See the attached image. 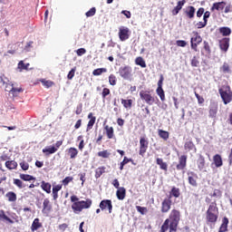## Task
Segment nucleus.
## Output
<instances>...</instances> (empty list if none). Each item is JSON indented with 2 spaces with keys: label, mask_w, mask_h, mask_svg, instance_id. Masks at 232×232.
I'll return each instance as SVG.
<instances>
[{
  "label": "nucleus",
  "mask_w": 232,
  "mask_h": 232,
  "mask_svg": "<svg viewBox=\"0 0 232 232\" xmlns=\"http://www.w3.org/2000/svg\"><path fill=\"white\" fill-rule=\"evenodd\" d=\"M20 166L24 171H27L28 168H30V165L27 162H21Z\"/></svg>",
  "instance_id": "nucleus-62"
},
{
  "label": "nucleus",
  "mask_w": 232,
  "mask_h": 232,
  "mask_svg": "<svg viewBox=\"0 0 232 232\" xmlns=\"http://www.w3.org/2000/svg\"><path fill=\"white\" fill-rule=\"evenodd\" d=\"M41 188L46 193H52V184H50L49 182L42 181Z\"/></svg>",
  "instance_id": "nucleus-26"
},
{
  "label": "nucleus",
  "mask_w": 232,
  "mask_h": 232,
  "mask_svg": "<svg viewBox=\"0 0 232 232\" xmlns=\"http://www.w3.org/2000/svg\"><path fill=\"white\" fill-rule=\"evenodd\" d=\"M41 227H43V224L39 221V218H34L31 226V231H37V229H41Z\"/></svg>",
  "instance_id": "nucleus-19"
},
{
  "label": "nucleus",
  "mask_w": 232,
  "mask_h": 232,
  "mask_svg": "<svg viewBox=\"0 0 232 232\" xmlns=\"http://www.w3.org/2000/svg\"><path fill=\"white\" fill-rule=\"evenodd\" d=\"M188 163V156L182 155L179 158V164L177 165V169L179 171L184 169Z\"/></svg>",
  "instance_id": "nucleus-10"
},
{
  "label": "nucleus",
  "mask_w": 232,
  "mask_h": 232,
  "mask_svg": "<svg viewBox=\"0 0 232 232\" xmlns=\"http://www.w3.org/2000/svg\"><path fill=\"white\" fill-rule=\"evenodd\" d=\"M95 12H97V10L95 7H92L85 14V15L86 17H93V15H95Z\"/></svg>",
  "instance_id": "nucleus-56"
},
{
  "label": "nucleus",
  "mask_w": 232,
  "mask_h": 232,
  "mask_svg": "<svg viewBox=\"0 0 232 232\" xmlns=\"http://www.w3.org/2000/svg\"><path fill=\"white\" fill-rule=\"evenodd\" d=\"M6 197L9 200V202H15V200H17V195H15L14 192H8L6 194Z\"/></svg>",
  "instance_id": "nucleus-42"
},
{
  "label": "nucleus",
  "mask_w": 232,
  "mask_h": 232,
  "mask_svg": "<svg viewBox=\"0 0 232 232\" xmlns=\"http://www.w3.org/2000/svg\"><path fill=\"white\" fill-rule=\"evenodd\" d=\"M20 179L22 180H25L26 182H30V180H35V178H34V176H30L28 174H20Z\"/></svg>",
  "instance_id": "nucleus-40"
},
{
  "label": "nucleus",
  "mask_w": 232,
  "mask_h": 232,
  "mask_svg": "<svg viewBox=\"0 0 232 232\" xmlns=\"http://www.w3.org/2000/svg\"><path fill=\"white\" fill-rule=\"evenodd\" d=\"M162 82H164V76L161 74L158 82V88L156 90L157 95H159L160 101L164 102L166 101V94L164 93V89H162Z\"/></svg>",
  "instance_id": "nucleus-6"
},
{
  "label": "nucleus",
  "mask_w": 232,
  "mask_h": 232,
  "mask_svg": "<svg viewBox=\"0 0 232 232\" xmlns=\"http://www.w3.org/2000/svg\"><path fill=\"white\" fill-rule=\"evenodd\" d=\"M219 34H221V35H223L224 37H227V36L231 35V28L220 27Z\"/></svg>",
  "instance_id": "nucleus-29"
},
{
  "label": "nucleus",
  "mask_w": 232,
  "mask_h": 232,
  "mask_svg": "<svg viewBox=\"0 0 232 232\" xmlns=\"http://www.w3.org/2000/svg\"><path fill=\"white\" fill-rule=\"evenodd\" d=\"M72 211L78 215V213H81V211H82V207L81 205V201H77V202H74L72 205Z\"/></svg>",
  "instance_id": "nucleus-20"
},
{
  "label": "nucleus",
  "mask_w": 232,
  "mask_h": 232,
  "mask_svg": "<svg viewBox=\"0 0 232 232\" xmlns=\"http://www.w3.org/2000/svg\"><path fill=\"white\" fill-rule=\"evenodd\" d=\"M218 92L224 104H229L232 101L231 87H229V85H223L219 88Z\"/></svg>",
  "instance_id": "nucleus-3"
},
{
  "label": "nucleus",
  "mask_w": 232,
  "mask_h": 232,
  "mask_svg": "<svg viewBox=\"0 0 232 232\" xmlns=\"http://www.w3.org/2000/svg\"><path fill=\"white\" fill-rule=\"evenodd\" d=\"M205 166H206V160L204 159V157L202 155H200L198 160V168L199 171H202V169H204Z\"/></svg>",
  "instance_id": "nucleus-30"
},
{
  "label": "nucleus",
  "mask_w": 232,
  "mask_h": 232,
  "mask_svg": "<svg viewBox=\"0 0 232 232\" xmlns=\"http://www.w3.org/2000/svg\"><path fill=\"white\" fill-rule=\"evenodd\" d=\"M229 224V219L227 218H224L222 220V224L219 227L218 232H226L227 231V225Z\"/></svg>",
  "instance_id": "nucleus-24"
},
{
  "label": "nucleus",
  "mask_w": 232,
  "mask_h": 232,
  "mask_svg": "<svg viewBox=\"0 0 232 232\" xmlns=\"http://www.w3.org/2000/svg\"><path fill=\"white\" fill-rule=\"evenodd\" d=\"M14 186H17L19 189H23V188H25L24 184H23V181L21 179H14Z\"/></svg>",
  "instance_id": "nucleus-51"
},
{
  "label": "nucleus",
  "mask_w": 232,
  "mask_h": 232,
  "mask_svg": "<svg viewBox=\"0 0 232 232\" xmlns=\"http://www.w3.org/2000/svg\"><path fill=\"white\" fill-rule=\"evenodd\" d=\"M198 64H200V62L198 61V58L197 56H193L191 59V66L194 68L198 67Z\"/></svg>",
  "instance_id": "nucleus-53"
},
{
  "label": "nucleus",
  "mask_w": 232,
  "mask_h": 232,
  "mask_svg": "<svg viewBox=\"0 0 232 232\" xmlns=\"http://www.w3.org/2000/svg\"><path fill=\"white\" fill-rule=\"evenodd\" d=\"M168 229H169V219H166L164 221L160 232H166V231H168Z\"/></svg>",
  "instance_id": "nucleus-45"
},
{
  "label": "nucleus",
  "mask_w": 232,
  "mask_h": 232,
  "mask_svg": "<svg viewBox=\"0 0 232 232\" xmlns=\"http://www.w3.org/2000/svg\"><path fill=\"white\" fill-rule=\"evenodd\" d=\"M76 53L79 57L84 55V53H86V49L84 48H80L76 51Z\"/></svg>",
  "instance_id": "nucleus-64"
},
{
  "label": "nucleus",
  "mask_w": 232,
  "mask_h": 232,
  "mask_svg": "<svg viewBox=\"0 0 232 232\" xmlns=\"http://www.w3.org/2000/svg\"><path fill=\"white\" fill-rule=\"evenodd\" d=\"M185 14L188 19H193V17H195V8L192 5L188 6Z\"/></svg>",
  "instance_id": "nucleus-27"
},
{
  "label": "nucleus",
  "mask_w": 232,
  "mask_h": 232,
  "mask_svg": "<svg viewBox=\"0 0 232 232\" xmlns=\"http://www.w3.org/2000/svg\"><path fill=\"white\" fill-rule=\"evenodd\" d=\"M119 37L120 40L122 42L128 41V39H130V28L121 26L119 28Z\"/></svg>",
  "instance_id": "nucleus-7"
},
{
  "label": "nucleus",
  "mask_w": 232,
  "mask_h": 232,
  "mask_svg": "<svg viewBox=\"0 0 232 232\" xmlns=\"http://www.w3.org/2000/svg\"><path fill=\"white\" fill-rule=\"evenodd\" d=\"M42 83L44 84V86H45V88H51V86H53V82L51 81H46V80H43Z\"/></svg>",
  "instance_id": "nucleus-61"
},
{
  "label": "nucleus",
  "mask_w": 232,
  "mask_h": 232,
  "mask_svg": "<svg viewBox=\"0 0 232 232\" xmlns=\"http://www.w3.org/2000/svg\"><path fill=\"white\" fill-rule=\"evenodd\" d=\"M190 43H194V44H199L200 43H202V36H200L198 33H194V35L191 38Z\"/></svg>",
  "instance_id": "nucleus-28"
},
{
  "label": "nucleus",
  "mask_w": 232,
  "mask_h": 232,
  "mask_svg": "<svg viewBox=\"0 0 232 232\" xmlns=\"http://www.w3.org/2000/svg\"><path fill=\"white\" fill-rule=\"evenodd\" d=\"M43 206H44V208L42 210V213H44V215H48V213L52 211V204H50V199L49 198L44 199Z\"/></svg>",
  "instance_id": "nucleus-13"
},
{
  "label": "nucleus",
  "mask_w": 232,
  "mask_h": 232,
  "mask_svg": "<svg viewBox=\"0 0 232 232\" xmlns=\"http://www.w3.org/2000/svg\"><path fill=\"white\" fill-rule=\"evenodd\" d=\"M80 204L82 206V209H90L92 208V199H87V200H82L80 201Z\"/></svg>",
  "instance_id": "nucleus-31"
},
{
  "label": "nucleus",
  "mask_w": 232,
  "mask_h": 232,
  "mask_svg": "<svg viewBox=\"0 0 232 232\" xmlns=\"http://www.w3.org/2000/svg\"><path fill=\"white\" fill-rule=\"evenodd\" d=\"M171 209V198H165L161 203V213H168Z\"/></svg>",
  "instance_id": "nucleus-11"
},
{
  "label": "nucleus",
  "mask_w": 232,
  "mask_h": 232,
  "mask_svg": "<svg viewBox=\"0 0 232 232\" xmlns=\"http://www.w3.org/2000/svg\"><path fill=\"white\" fill-rule=\"evenodd\" d=\"M5 168H7V169H15V168H17V163L15 160L6 161Z\"/></svg>",
  "instance_id": "nucleus-37"
},
{
  "label": "nucleus",
  "mask_w": 232,
  "mask_h": 232,
  "mask_svg": "<svg viewBox=\"0 0 232 232\" xmlns=\"http://www.w3.org/2000/svg\"><path fill=\"white\" fill-rule=\"evenodd\" d=\"M136 209L139 213H140V215H146V213H148V208H146V207L137 206Z\"/></svg>",
  "instance_id": "nucleus-55"
},
{
  "label": "nucleus",
  "mask_w": 232,
  "mask_h": 232,
  "mask_svg": "<svg viewBox=\"0 0 232 232\" xmlns=\"http://www.w3.org/2000/svg\"><path fill=\"white\" fill-rule=\"evenodd\" d=\"M34 44V42H29L25 47H24V52H32V48H33V45Z\"/></svg>",
  "instance_id": "nucleus-63"
},
{
  "label": "nucleus",
  "mask_w": 232,
  "mask_h": 232,
  "mask_svg": "<svg viewBox=\"0 0 232 232\" xmlns=\"http://www.w3.org/2000/svg\"><path fill=\"white\" fill-rule=\"evenodd\" d=\"M169 220V232H177V227H179V222H180V212L177 209L171 210Z\"/></svg>",
  "instance_id": "nucleus-2"
},
{
  "label": "nucleus",
  "mask_w": 232,
  "mask_h": 232,
  "mask_svg": "<svg viewBox=\"0 0 232 232\" xmlns=\"http://www.w3.org/2000/svg\"><path fill=\"white\" fill-rule=\"evenodd\" d=\"M68 153L70 155V159H75L79 153V150H77L75 148H70Z\"/></svg>",
  "instance_id": "nucleus-39"
},
{
  "label": "nucleus",
  "mask_w": 232,
  "mask_h": 232,
  "mask_svg": "<svg viewBox=\"0 0 232 232\" xmlns=\"http://www.w3.org/2000/svg\"><path fill=\"white\" fill-rule=\"evenodd\" d=\"M106 172V168L105 167H99L95 170V179H101V176Z\"/></svg>",
  "instance_id": "nucleus-34"
},
{
  "label": "nucleus",
  "mask_w": 232,
  "mask_h": 232,
  "mask_svg": "<svg viewBox=\"0 0 232 232\" xmlns=\"http://www.w3.org/2000/svg\"><path fill=\"white\" fill-rule=\"evenodd\" d=\"M177 46H180L181 48H186V45L188 44V43H186V41L184 40H178L176 42Z\"/></svg>",
  "instance_id": "nucleus-58"
},
{
  "label": "nucleus",
  "mask_w": 232,
  "mask_h": 232,
  "mask_svg": "<svg viewBox=\"0 0 232 232\" xmlns=\"http://www.w3.org/2000/svg\"><path fill=\"white\" fill-rule=\"evenodd\" d=\"M159 135L163 140H168L169 139V132L166 130H159Z\"/></svg>",
  "instance_id": "nucleus-36"
},
{
  "label": "nucleus",
  "mask_w": 232,
  "mask_h": 232,
  "mask_svg": "<svg viewBox=\"0 0 232 232\" xmlns=\"http://www.w3.org/2000/svg\"><path fill=\"white\" fill-rule=\"evenodd\" d=\"M109 82L111 86H115V84H117V77H115L113 74H111L109 76Z\"/></svg>",
  "instance_id": "nucleus-54"
},
{
  "label": "nucleus",
  "mask_w": 232,
  "mask_h": 232,
  "mask_svg": "<svg viewBox=\"0 0 232 232\" xmlns=\"http://www.w3.org/2000/svg\"><path fill=\"white\" fill-rule=\"evenodd\" d=\"M218 111V105L215 102L211 103L209 106V117L215 119L217 117V113Z\"/></svg>",
  "instance_id": "nucleus-15"
},
{
  "label": "nucleus",
  "mask_w": 232,
  "mask_h": 232,
  "mask_svg": "<svg viewBox=\"0 0 232 232\" xmlns=\"http://www.w3.org/2000/svg\"><path fill=\"white\" fill-rule=\"evenodd\" d=\"M188 177L190 186H193V188H197V179H198V176H197L195 172H188Z\"/></svg>",
  "instance_id": "nucleus-12"
},
{
  "label": "nucleus",
  "mask_w": 232,
  "mask_h": 232,
  "mask_svg": "<svg viewBox=\"0 0 232 232\" xmlns=\"http://www.w3.org/2000/svg\"><path fill=\"white\" fill-rule=\"evenodd\" d=\"M73 77H75V68L72 69L68 75H67V79H69V81H72V79H73Z\"/></svg>",
  "instance_id": "nucleus-59"
},
{
  "label": "nucleus",
  "mask_w": 232,
  "mask_h": 232,
  "mask_svg": "<svg viewBox=\"0 0 232 232\" xmlns=\"http://www.w3.org/2000/svg\"><path fill=\"white\" fill-rule=\"evenodd\" d=\"M135 63L138 65V66H140L141 68H146V62L144 61V59L142 57H137L135 59Z\"/></svg>",
  "instance_id": "nucleus-35"
},
{
  "label": "nucleus",
  "mask_w": 232,
  "mask_h": 232,
  "mask_svg": "<svg viewBox=\"0 0 232 232\" xmlns=\"http://www.w3.org/2000/svg\"><path fill=\"white\" fill-rule=\"evenodd\" d=\"M220 71L223 72V73H231L229 63H224L223 65L220 67Z\"/></svg>",
  "instance_id": "nucleus-38"
},
{
  "label": "nucleus",
  "mask_w": 232,
  "mask_h": 232,
  "mask_svg": "<svg viewBox=\"0 0 232 232\" xmlns=\"http://www.w3.org/2000/svg\"><path fill=\"white\" fill-rule=\"evenodd\" d=\"M106 72H108L106 68H99L92 72V75H95V76L102 75V73H106Z\"/></svg>",
  "instance_id": "nucleus-43"
},
{
  "label": "nucleus",
  "mask_w": 232,
  "mask_h": 232,
  "mask_svg": "<svg viewBox=\"0 0 232 232\" xmlns=\"http://www.w3.org/2000/svg\"><path fill=\"white\" fill-rule=\"evenodd\" d=\"M72 180H73V178H72V177H66V178L63 180V186H68V184H70V182H72Z\"/></svg>",
  "instance_id": "nucleus-60"
},
{
  "label": "nucleus",
  "mask_w": 232,
  "mask_h": 232,
  "mask_svg": "<svg viewBox=\"0 0 232 232\" xmlns=\"http://www.w3.org/2000/svg\"><path fill=\"white\" fill-rule=\"evenodd\" d=\"M13 89H14V82H10L9 83H6L5 92H10L12 93Z\"/></svg>",
  "instance_id": "nucleus-57"
},
{
  "label": "nucleus",
  "mask_w": 232,
  "mask_h": 232,
  "mask_svg": "<svg viewBox=\"0 0 232 232\" xmlns=\"http://www.w3.org/2000/svg\"><path fill=\"white\" fill-rule=\"evenodd\" d=\"M57 151V148L55 146H48L43 149V153L45 155H52Z\"/></svg>",
  "instance_id": "nucleus-21"
},
{
  "label": "nucleus",
  "mask_w": 232,
  "mask_h": 232,
  "mask_svg": "<svg viewBox=\"0 0 232 232\" xmlns=\"http://www.w3.org/2000/svg\"><path fill=\"white\" fill-rule=\"evenodd\" d=\"M184 5H186V0L179 1L177 6L172 10V15H178L179 12L182 10V6H184Z\"/></svg>",
  "instance_id": "nucleus-17"
},
{
  "label": "nucleus",
  "mask_w": 232,
  "mask_h": 232,
  "mask_svg": "<svg viewBox=\"0 0 232 232\" xmlns=\"http://www.w3.org/2000/svg\"><path fill=\"white\" fill-rule=\"evenodd\" d=\"M106 134L108 139H111L113 137V127L105 126Z\"/></svg>",
  "instance_id": "nucleus-46"
},
{
  "label": "nucleus",
  "mask_w": 232,
  "mask_h": 232,
  "mask_svg": "<svg viewBox=\"0 0 232 232\" xmlns=\"http://www.w3.org/2000/svg\"><path fill=\"white\" fill-rule=\"evenodd\" d=\"M21 92H23V88L13 87V91L11 92V94L13 95V97H17V95H19Z\"/></svg>",
  "instance_id": "nucleus-49"
},
{
  "label": "nucleus",
  "mask_w": 232,
  "mask_h": 232,
  "mask_svg": "<svg viewBox=\"0 0 232 232\" xmlns=\"http://www.w3.org/2000/svg\"><path fill=\"white\" fill-rule=\"evenodd\" d=\"M140 97L141 101H144L149 106H153V104H155V97L150 93V91L140 92Z\"/></svg>",
  "instance_id": "nucleus-4"
},
{
  "label": "nucleus",
  "mask_w": 232,
  "mask_h": 232,
  "mask_svg": "<svg viewBox=\"0 0 232 232\" xmlns=\"http://www.w3.org/2000/svg\"><path fill=\"white\" fill-rule=\"evenodd\" d=\"M128 162H131V159H128L127 157H124L123 160L121 162V165H120L121 171L124 169V166H126Z\"/></svg>",
  "instance_id": "nucleus-48"
},
{
  "label": "nucleus",
  "mask_w": 232,
  "mask_h": 232,
  "mask_svg": "<svg viewBox=\"0 0 232 232\" xmlns=\"http://www.w3.org/2000/svg\"><path fill=\"white\" fill-rule=\"evenodd\" d=\"M116 196L118 200H124V198H126V188H124V187L118 188L116 191Z\"/></svg>",
  "instance_id": "nucleus-18"
},
{
  "label": "nucleus",
  "mask_w": 232,
  "mask_h": 232,
  "mask_svg": "<svg viewBox=\"0 0 232 232\" xmlns=\"http://www.w3.org/2000/svg\"><path fill=\"white\" fill-rule=\"evenodd\" d=\"M28 66H30V63H24L23 61L18 63V70H20V72H23V70H28Z\"/></svg>",
  "instance_id": "nucleus-44"
},
{
  "label": "nucleus",
  "mask_w": 232,
  "mask_h": 232,
  "mask_svg": "<svg viewBox=\"0 0 232 232\" xmlns=\"http://www.w3.org/2000/svg\"><path fill=\"white\" fill-rule=\"evenodd\" d=\"M156 163L158 166H160V169H163V171H168V163L164 162L162 159L158 158L156 160Z\"/></svg>",
  "instance_id": "nucleus-25"
},
{
  "label": "nucleus",
  "mask_w": 232,
  "mask_h": 232,
  "mask_svg": "<svg viewBox=\"0 0 232 232\" xmlns=\"http://www.w3.org/2000/svg\"><path fill=\"white\" fill-rule=\"evenodd\" d=\"M219 48L222 52H227V50H229V38H223L220 40Z\"/></svg>",
  "instance_id": "nucleus-14"
},
{
  "label": "nucleus",
  "mask_w": 232,
  "mask_h": 232,
  "mask_svg": "<svg viewBox=\"0 0 232 232\" xmlns=\"http://www.w3.org/2000/svg\"><path fill=\"white\" fill-rule=\"evenodd\" d=\"M111 153L108 150H103L98 152V157H102V159H108Z\"/></svg>",
  "instance_id": "nucleus-50"
},
{
  "label": "nucleus",
  "mask_w": 232,
  "mask_h": 232,
  "mask_svg": "<svg viewBox=\"0 0 232 232\" xmlns=\"http://www.w3.org/2000/svg\"><path fill=\"white\" fill-rule=\"evenodd\" d=\"M185 150H188V151H191L194 150V152L197 153V147H195V143L193 141H186L184 145Z\"/></svg>",
  "instance_id": "nucleus-22"
},
{
  "label": "nucleus",
  "mask_w": 232,
  "mask_h": 232,
  "mask_svg": "<svg viewBox=\"0 0 232 232\" xmlns=\"http://www.w3.org/2000/svg\"><path fill=\"white\" fill-rule=\"evenodd\" d=\"M80 204L82 206V209H90L92 208V199H87V200H82L80 201Z\"/></svg>",
  "instance_id": "nucleus-32"
},
{
  "label": "nucleus",
  "mask_w": 232,
  "mask_h": 232,
  "mask_svg": "<svg viewBox=\"0 0 232 232\" xmlns=\"http://www.w3.org/2000/svg\"><path fill=\"white\" fill-rule=\"evenodd\" d=\"M224 8H226V2H218L213 4L210 10L211 12H214V10L220 12L221 10H224Z\"/></svg>",
  "instance_id": "nucleus-16"
},
{
  "label": "nucleus",
  "mask_w": 232,
  "mask_h": 232,
  "mask_svg": "<svg viewBox=\"0 0 232 232\" xmlns=\"http://www.w3.org/2000/svg\"><path fill=\"white\" fill-rule=\"evenodd\" d=\"M148 140L146 138H140V155L144 157V153L148 150Z\"/></svg>",
  "instance_id": "nucleus-9"
},
{
  "label": "nucleus",
  "mask_w": 232,
  "mask_h": 232,
  "mask_svg": "<svg viewBox=\"0 0 232 232\" xmlns=\"http://www.w3.org/2000/svg\"><path fill=\"white\" fill-rule=\"evenodd\" d=\"M121 104L124 106V108L128 109V108H131L132 104H133V101L132 100H124L121 99Z\"/></svg>",
  "instance_id": "nucleus-41"
},
{
  "label": "nucleus",
  "mask_w": 232,
  "mask_h": 232,
  "mask_svg": "<svg viewBox=\"0 0 232 232\" xmlns=\"http://www.w3.org/2000/svg\"><path fill=\"white\" fill-rule=\"evenodd\" d=\"M206 219L208 226H215L217 224V220H218V208L217 207V203L212 202L208 209L206 213Z\"/></svg>",
  "instance_id": "nucleus-1"
},
{
  "label": "nucleus",
  "mask_w": 232,
  "mask_h": 232,
  "mask_svg": "<svg viewBox=\"0 0 232 232\" xmlns=\"http://www.w3.org/2000/svg\"><path fill=\"white\" fill-rule=\"evenodd\" d=\"M100 209H102V211L108 209L109 214H111V211H113V205L111 204V199L102 200L100 202Z\"/></svg>",
  "instance_id": "nucleus-8"
},
{
  "label": "nucleus",
  "mask_w": 232,
  "mask_h": 232,
  "mask_svg": "<svg viewBox=\"0 0 232 232\" xmlns=\"http://www.w3.org/2000/svg\"><path fill=\"white\" fill-rule=\"evenodd\" d=\"M0 220L2 222H5V220H6V222H9V224H14V220L8 218V216L5 215V210H0Z\"/></svg>",
  "instance_id": "nucleus-33"
},
{
  "label": "nucleus",
  "mask_w": 232,
  "mask_h": 232,
  "mask_svg": "<svg viewBox=\"0 0 232 232\" xmlns=\"http://www.w3.org/2000/svg\"><path fill=\"white\" fill-rule=\"evenodd\" d=\"M95 121H96V118H92L88 124H87V129H86V131H90V130H92V128H93V125L95 124Z\"/></svg>",
  "instance_id": "nucleus-52"
},
{
  "label": "nucleus",
  "mask_w": 232,
  "mask_h": 232,
  "mask_svg": "<svg viewBox=\"0 0 232 232\" xmlns=\"http://www.w3.org/2000/svg\"><path fill=\"white\" fill-rule=\"evenodd\" d=\"M213 160L216 168H221V166L223 165L222 157L219 154H216L213 157Z\"/></svg>",
  "instance_id": "nucleus-23"
},
{
  "label": "nucleus",
  "mask_w": 232,
  "mask_h": 232,
  "mask_svg": "<svg viewBox=\"0 0 232 232\" xmlns=\"http://www.w3.org/2000/svg\"><path fill=\"white\" fill-rule=\"evenodd\" d=\"M170 193L172 197H175L176 198H179V197H180V189H179L178 188L173 187Z\"/></svg>",
  "instance_id": "nucleus-47"
},
{
  "label": "nucleus",
  "mask_w": 232,
  "mask_h": 232,
  "mask_svg": "<svg viewBox=\"0 0 232 232\" xmlns=\"http://www.w3.org/2000/svg\"><path fill=\"white\" fill-rule=\"evenodd\" d=\"M131 72H133L131 67L127 65L120 67L118 73L125 81H130L131 79Z\"/></svg>",
  "instance_id": "nucleus-5"
}]
</instances>
